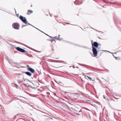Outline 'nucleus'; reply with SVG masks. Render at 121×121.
<instances>
[{"label": "nucleus", "mask_w": 121, "mask_h": 121, "mask_svg": "<svg viewBox=\"0 0 121 121\" xmlns=\"http://www.w3.org/2000/svg\"><path fill=\"white\" fill-rule=\"evenodd\" d=\"M30 56H31H31H32L31 55H30Z\"/></svg>", "instance_id": "nucleus-22"}, {"label": "nucleus", "mask_w": 121, "mask_h": 121, "mask_svg": "<svg viewBox=\"0 0 121 121\" xmlns=\"http://www.w3.org/2000/svg\"><path fill=\"white\" fill-rule=\"evenodd\" d=\"M16 49L18 51L22 52H25V51L22 48L19 47H17L16 48Z\"/></svg>", "instance_id": "nucleus-5"}, {"label": "nucleus", "mask_w": 121, "mask_h": 121, "mask_svg": "<svg viewBox=\"0 0 121 121\" xmlns=\"http://www.w3.org/2000/svg\"><path fill=\"white\" fill-rule=\"evenodd\" d=\"M46 35H47L48 36H49L50 37V38H54V37H52L51 36H49V35H48L46 34H45Z\"/></svg>", "instance_id": "nucleus-10"}, {"label": "nucleus", "mask_w": 121, "mask_h": 121, "mask_svg": "<svg viewBox=\"0 0 121 121\" xmlns=\"http://www.w3.org/2000/svg\"><path fill=\"white\" fill-rule=\"evenodd\" d=\"M54 41H55V40H53V39H52V43Z\"/></svg>", "instance_id": "nucleus-15"}, {"label": "nucleus", "mask_w": 121, "mask_h": 121, "mask_svg": "<svg viewBox=\"0 0 121 121\" xmlns=\"http://www.w3.org/2000/svg\"><path fill=\"white\" fill-rule=\"evenodd\" d=\"M30 25L33 26L32 25Z\"/></svg>", "instance_id": "nucleus-20"}, {"label": "nucleus", "mask_w": 121, "mask_h": 121, "mask_svg": "<svg viewBox=\"0 0 121 121\" xmlns=\"http://www.w3.org/2000/svg\"><path fill=\"white\" fill-rule=\"evenodd\" d=\"M35 28H36V29H38V30H39V29H37V28H35ZM40 31H41L42 32H42V31H41V30H40Z\"/></svg>", "instance_id": "nucleus-17"}, {"label": "nucleus", "mask_w": 121, "mask_h": 121, "mask_svg": "<svg viewBox=\"0 0 121 121\" xmlns=\"http://www.w3.org/2000/svg\"><path fill=\"white\" fill-rule=\"evenodd\" d=\"M59 38H60V37H58V39H57V36H55L54 37V38L55 39H57V40L59 39V40H60L59 39Z\"/></svg>", "instance_id": "nucleus-9"}, {"label": "nucleus", "mask_w": 121, "mask_h": 121, "mask_svg": "<svg viewBox=\"0 0 121 121\" xmlns=\"http://www.w3.org/2000/svg\"><path fill=\"white\" fill-rule=\"evenodd\" d=\"M33 12V11L32 10H31V13H32Z\"/></svg>", "instance_id": "nucleus-16"}, {"label": "nucleus", "mask_w": 121, "mask_h": 121, "mask_svg": "<svg viewBox=\"0 0 121 121\" xmlns=\"http://www.w3.org/2000/svg\"><path fill=\"white\" fill-rule=\"evenodd\" d=\"M58 36H60V35H58Z\"/></svg>", "instance_id": "nucleus-21"}, {"label": "nucleus", "mask_w": 121, "mask_h": 121, "mask_svg": "<svg viewBox=\"0 0 121 121\" xmlns=\"http://www.w3.org/2000/svg\"><path fill=\"white\" fill-rule=\"evenodd\" d=\"M20 19L25 23L27 24V22L25 17H24L23 16L20 15Z\"/></svg>", "instance_id": "nucleus-4"}, {"label": "nucleus", "mask_w": 121, "mask_h": 121, "mask_svg": "<svg viewBox=\"0 0 121 121\" xmlns=\"http://www.w3.org/2000/svg\"><path fill=\"white\" fill-rule=\"evenodd\" d=\"M87 76L89 79H91V80H92L91 78V77H88Z\"/></svg>", "instance_id": "nucleus-11"}, {"label": "nucleus", "mask_w": 121, "mask_h": 121, "mask_svg": "<svg viewBox=\"0 0 121 121\" xmlns=\"http://www.w3.org/2000/svg\"><path fill=\"white\" fill-rule=\"evenodd\" d=\"M12 26L13 28L16 29H18L19 28V25L17 23H14L13 24Z\"/></svg>", "instance_id": "nucleus-2"}, {"label": "nucleus", "mask_w": 121, "mask_h": 121, "mask_svg": "<svg viewBox=\"0 0 121 121\" xmlns=\"http://www.w3.org/2000/svg\"><path fill=\"white\" fill-rule=\"evenodd\" d=\"M34 88V89H36V88H35V87H34V88Z\"/></svg>", "instance_id": "nucleus-18"}, {"label": "nucleus", "mask_w": 121, "mask_h": 121, "mask_svg": "<svg viewBox=\"0 0 121 121\" xmlns=\"http://www.w3.org/2000/svg\"><path fill=\"white\" fill-rule=\"evenodd\" d=\"M77 67V68H78V67Z\"/></svg>", "instance_id": "nucleus-24"}, {"label": "nucleus", "mask_w": 121, "mask_h": 121, "mask_svg": "<svg viewBox=\"0 0 121 121\" xmlns=\"http://www.w3.org/2000/svg\"><path fill=\"white\" fill-rule=\"evenodd\" d=\"M35 70L32 68H31V72L32 73H34L35 72Z\"/></svg>", "instance_id": "nucleus-6"}, {"label": "nucleus", "mask_w": 121, "mask_h": 121, "mask_svg": "<svg viewBox=\"0 0 121 121\" xmlns=\"http://www.w3.org/2000/svg\"><path fill=\"white\" fill-rule=\"evenodd\" d=\"M21 119H22V118H19V119H18L17 120V121H19V120H21Z\"/></svg>", "instance_id": "nucleus-14"}, {"label": "nucleus", "mask_w": 121, "mask_h": 121, "mask_svg": "<svg viewBox=\"0 0 121 121\" xmlns=\"http://www.w3.org/2000/svg\"><path fill=\"white\" fill-rule=\"evenodd\" d=\"M104 98H105V97L104 96Z\"/></svg>", "instance_id": "nucleus-19"}, {"label": "nucleus", "mask_w": 121, "mask_h": 121, "mask_svg": "<svg viewBox=\"0 0 121 121\" xmlns=\"http://www.w3.org/2000/svg\"><path fill=\"white\" fill-rule=\"evenodd\" d=\"M92 52L93 54L95 56H97V51L95 47H93Z\"/></svg>", "instance_id": "nucleus-3"}, {"label": "nucleus", "mask_w": 121, "mask_h": 121, "mask_svg": "<svg viewBox=\"0 0 121 121\" xmlns=\"http://www.w3.org/2000/svg\"><path fill=\"white\" fill-rule=\"evenodd\" d=\"M31 82L32 83H33L32 82H31Z\"/></svg>", "instance_id": "nucleus-23"}, {"label": "nucleus", "mask_w": 121, "mask_h": 121, "mask_svg": "<svg viewBox=\"0 0 121 121\" xmlns=\"http://www.w3.org/2000/svg\"><path fill=\"white\" fill-rule=\"evenodd\" d=\"M25 73L27 74V75L30 76V73L29 72H26Z\"/></svg>", "instance_id": "nucleus-7"}, {"label": "nucleus", "mask_w": 121, "mask_h": 121, "mask_svg": "<svg viewBox=\"0 0 121 121\" xmlns=\"http://www.w3.org/2000/svg\"><path fill=\"white\" fill-rule=\"evenodd\" d=\"M92 48L93 47H95L96 48H97V51H99L100 48L99 47H98V43L96 42H94L93 43H92Z\"/></svg>", "instance_id": "nucleus-1"}, {"label": "nucleus", "mask_w": 121, "mask_h": 121, "mask_svg": "<svg viewBox=\"0 0 121 121\" xmlns=\"http://www.w3.org/2000/svg\"><path fill=\"white\" fill-rule=\"evenodd\" d=\"M92 81H94V80H92Z\"/></svg>", "instance_id": "nucleus-25"}, {"label": "nucleus", "mask_w": 121, "mask_h": 121, "mask_svg": "<svg viewBox=\"0 0 121 121\" xmlns=\"http://www.w3.org/2000/svg\"><path fill=\"white\" fill-rule=\"evenodd\" d=\"M98 47L100 46H101V44L100 43H98Z\"/></svg>", "instance_id": "nucleus-13"}, {"label": "nucleus", "mask_w": 121, "mask_h": 121, "mask_svg": "<svg viewBox=\"0 0 121 121\" xmlns=\"http://www.w3.org/2000/svg\"><path fill=\"white\" fill-rule=\"evenodd\" d=\"M27 14L30 15V10H28V12L27 13Z\"/></svg>", "instance_id": "nucleus-8"}, {"label": "nucleus", "mask_w": 121, "mask_h": 121, "mask_svg": "<svg viewBox=\"0 0 121 121\" xmlns=\"http://www.w3.org/2000/svg\"><path fill=\"white\" fill-rule=\"evenodd\" d=\"M27 66H28V69H29L28 70H29L30 71V68L29 67H28V65Z\"/></svg>", "instance_id": "nucleus-12"}]
</instances>
